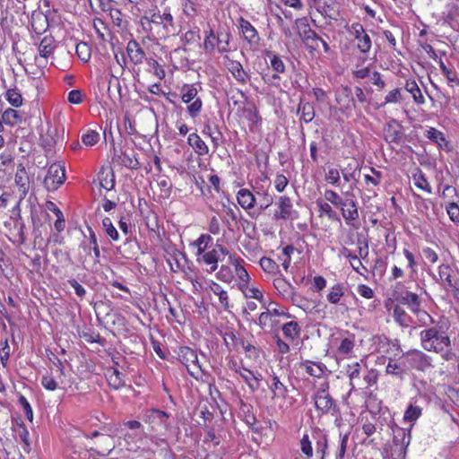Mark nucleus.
Wrapping results in <instances>:
<instances>
[{
	"mask_svg": "<svg viewBox=\"0 0 459 459\" xmlns=\"http://www.w3.org/2000/svg\"><path fill=\"white\" fill-rule=\"evenodd\" d=\"M394 432V446L398 449L399 455H403L411 443V432L409 429L407 430L398 427H396Z\"/></svg>",
	"mask_w": 459,
	"mask_h": 459,
	"instance_id": "9b49d317",
	"label": "nucleus"
},
{
	"mask_svg": "<svg viewBox=\"0 0 459 459\" xmlns=\"http://www.w3.org/2000/svg\"><path fill=\"white\" fill-rule=\"evenodd\" d=\"M299 112L300 113L301 118L306 123L311 122L315 117L314 106L309 102H301L299 106Z\"/></svg>",
	"mask_w": 459,
	"mask_h": 459,
	"instance_id": "e433bc0d",
	"label": "nucleus"
},
{
	"mask_svg": "<svg viewBox=\"0 0 459 459\" xmlns=\"http://www.w3.org/2000/svg\"><path fill=\"white\" fill-rule=\"evenodd\" d=\"M238 22L245 40H247L249 44H258L260 38L256 29L244 18H240Z\"/></svg>",
	"mask_w": 459,
	"mask_h": 459,
	"instance_id": "2eb2a0df",
	"label": "nucleus"
},
{
	"mask_svg": "<svg viewBox=\"0 0 459 459\" xmlns=\"http://www.w3.org/2000/svg\"><path fill=\"white\" fill-rule=\"evenodd\" d=\"M95 444L100 455H108L116 446L113 437L105 434L101 435Z\"/></svg>",
	"mask_w": 459,
	"mask_h": 459,
	"instance_id": "aec40b11",
	"label": "nucleus"
},
{
	"mask_svg": "<svg viewBox=\"0 0 459 459\" xmlns=\"http://www.w3.org/2000/svg\"><path fill=\"white\" fill-rule=\"evenodd\" d=\"M273 323V316L267 310L260 314L258 324L262 328L272 327Z\"/></svg>",
	"mask_w": 459,
	"mask_h": 459,
	"instance_id": "4d7b16f0",
	"label": "nucleus"
},
{
	"mask_svg": "<svg viewBox=\"0 0 459 459\" xmlns=\"http://www.w3.org/2000/svg\"><path fill=\"white\" fill-rule=\"evenodd\" d=\"M393 316L394 321L402 327H408L411 322V316L398 305L394 307Z\"/></svg>",
	"mask_w": 459,
	"mask_h": 459,
	"instance_id": "7c9ffc66",
	"label": "nucleus"
},
{
	"mask_svg": "<svg viewBox=\"0 0 459 459\" xmlns=\"http://www.w3.org/2000/svg\"><path fill=\"white\" fill-rule=\"evenodd\" d=\"M402 100V94L400 89H394L387 93L385 98V103H397Z\"/></svg>",
	"mask_w": 459,
	"mask_h": 459,
	"instance_id": "680f3d73",
	"label": "nucleus"
},
{
	"mask_svg": "<svg viewBox=\"0 0 459 459\" xmlns=\"http://www.w3.org/2000/svg\"><path fill=\"white\" fill-rule=\"evenodd\" d=\"M76 54L81 60L87 62L91 58V48L85 42H80L76 45Z\"/></svg>",
	"mask_w": 459,
	"mask_h": 459,
	"instance_id": "8fccbe9b",
	"label": "nucleus"
},
{
	"mask_svg": "<svg viewBox=\"0 0 459 459\" xmlns=\"http://www.w3.org/2000/svg\"><path fill=\"white\" fill-rule=\"evenodd\" d=\"M404 89L407 92H409L411 95L413 101L417 105H422L425 103V98L418 83L415 81L408 80L405 83Z\"/></svg>",
	"mask_w": 459,
	"mask_h": 459,
	"instance_id": "b1692460",
	"label": "nucleus"
},
{
	"mask_svg": "<svg viewBox=\"0 0 459 459\" xmlns=\"http://www.w3.org/2000/svg\"><path fill=\"white\" fill-rule=\"evenodd\" d=\"M446 210L453 221L459 222V204L458 203H447Z\"/></svg>",
	"mask_w": 459,
	"mask_h": 459,
	"instance_id": "6e6d98bb",
	"label": "nucleus"
},
{
	"mask_svg": "<svg viewBox=\"0 0 459 459\" xmlns=\"http://www.w3.org/2000/svg\"><path fill=\"white\" fill-rule=\"evenodd\" d=\"M452 268L447 264H441L438 267V277L442 283L451 289H456L458 281L452 278Z\"/></svg>",
	"mask_w": 459,
	"mask_h": 459,
	"instance_id": "6ab92c4d",
	"label": "nucleus"
},
{
	"mask_svg": "<svg viewBox=\"0 0 459 459\" xmlns=\"http://www.w3.org/2000/svg\"><path fill=\"white\" fill-rule=\"evenodd\" d=\"M146 421L150 424L152 423H159L165 427V429H169L170 425L167 421L169 418V414L163 411L153 409L148 413L145 414Z\"/></svg>",
	"mask_w": 459,
	"mask_h": 459,
	"instance_id": "412c9836",
	"label": "nucleus"
},
{
	"mask_svg": "<svg viewBox=\"0 0 459 459\" xmlns=\"http://www.w3.org/2000/svg\"><path fill=\"white\" fill-rule=\"evenodd\" d=\"M343 289L344 288H343L342 284L337 283V284L333 285L330 289V291L326 296L327 300L331 304H338L339 301L341 300V298L344 295Z\"/></svg>",
	"mask_w": 459,
	"mask_h": 459,
	"instance_id": "ea45409f",
	"label": "nucleus"
},
{
	"mask_svg": "<svg viewBox=\"0 0 459 459\" xmlns=\"http://www.w3.org/2000/svg\"><path fill=\"white\" fill-rule=\"evenodd\" d=\"M295 24L298 34L305 45H308L310 39L318 41L317 33L310 28L306 17L297 19Z\"/></svg>",
	"mask_w": 459,
	"mask_h": 459,
	"instance_id": "9d476101",
	"label": "nucleus"
},
{
	"mask_svg": "<svg viewBox=\"0 0 459 459\" xmlns=\"http://www.w3.org/2000/svg\"><path fill=\"white\" fill-rule=\"evenodd\" d=\"M102 226L105 229L107 235H108L113 240H118V232L113 226L112 221L109 218L106 217L102 220Z\"/></svg>",
	"mask_w": 459,
	"mask_h": 459,
	"instance_id": "864d4df0",
	"label": "nucleus"
},
{
	"mask_svg": "<svg viewBox=\"0 0 459 459\" xmlns=\"http://www.w3.org/2000/svg\"><path fill=\"white\" fill-rule=\"evenodd\" d=\"M202 260L205 264L210 265L209 272H214L218 268V262L221 258L217 248H212L203 255Z\"/></svg>",
	"mask_w": 459,
	"mask_h": 459,
	"instance_id": "bb28decb",
	"label": "nucleus"
},
{
	"mask_svg": "<svg viewBox=\"0 0 459 459\" xmlns=\"http://www.w3.org/2000/svg\"><path fill=\"white\" fill-rule=\"evenodd\" d=\"M421 415V408L419 406L410 405L404 412L403 419L409 422L416 421Z\"/></svg>",
	"mask_w": 459,
	"mask_h": 459,
	"instance_id": "49530a36",
	"label": "nucleus"
},
{
	"mask_svg": "<svg viewBox=\"0 0 459 459\" xmlns=\"http://www.w3.org/2000/svg\"><path fill=\"white\" fill-rule=\"evenodd\" d=\"M425 135L430 141L437 143L439 147H444L447 145V143L444 137L443 133L434 127H430L429 130H427Z\"/></svg>",
	"mask_w": 459,
	"mask_h": 459,
	"instance_id": "c9c22d12",
	"label": "nucleus"
},
{
	"mask_svg": "<svg viewBox=\"0 0 459 459\" xmlns=\"http://www.w3.org/2000/svg\"><path fill=\"white\" fill-rule=\"evenodd\" d=\"M56 41L50 35L45 36L39 45V54L40 57L48 58L54 54Z\"/></svg>",
	"mask_w": 459,
	"mask_h": 459,
	"instance_id": "a211bd4d",
	"label": "nucleus"
},
{
	"mask_svg": "<svg viewBox=\"0 0 459 459\" xmlns=\"http://www.w3.org/2000/svg\"><path fill=\"white\" fill-rule=\"evenodd\" d=\"M295 251L292 246H286L281 250V255H279V260L281 262V265L285 271H287L290 264V256Z\"/></svg>",
	"mask_w": 459,
	"mask_h": 459,
	"instance_id": "c03bdc74",
	"label": "nucleus"
},
{
	"mask_svg": "<svg viewBox=\"0 0 459 459\" xmlns=\"http://www.w3.org/2000/svg\"><path fill=\"white\" fill-rule=\"evenodd\" d=\"M100 140V134L93 130H89L87 133L83 134L82 136V142L86 146H93Z\"/></svg>",
	"mask_w": 459,
	"mask_h": 459,
	"instance_id": "09e8293b",
	"label": "nucleus"
},
{
	"mask_svg": "<svg viewBox=\"0 0 459 459\" xmlns=\"http://www.w3.org/2000/svg\"><path fill=\"white\" fill-rule=\"evenodd\" d=\"M290 203H277V208L274 211V217L276 219H286L290 216Z\"/></svg>",
	"mask_w": 459,
	"mask_h": 459,
	"instance_id": "37998d69",
	"label": "nucleus"
},
{
	"mask_svg": "<svg viewBox=\"0 0 459 459\" xmlns=\"http://www.w3.org/2000/svg\"><path fill=\"white\" fill-rule=\"evenodd\" d=\"M230 34L224 30L215 33L210 30L205 37L204 48L207 52H212L217 48L220 53H226L230 51Z\"/></svg>",
	"mask_w": 459,
	"mask_h": 459,
	"instance_id": "7ed1b4c3",
	"label": "nucleus"
},
{
	"mask_svg": "<svg viewBox=\"0 0 459 459\" xmlns=\"http://www.w3.org/2000/svg\"><path fill=\"white\" fill-rule=\"evenodd\" d=\"M108 382L109 386L114 389H119L125 385V380L122 377V373L117 369H113L108 373Z\"/></svg>",
	"mask_w": 459,
	"mask_h": 459,
	"instance_id": "a19ab883",
	"label": "nucleus"
},
{
	"mask_svg": "<svg viewBox=\"0 0 459 459\" xmlns=\"http://www.w3.org/2000/svg\"><path fill=\"white\" fill-rule=\"evenodd\" d=\"M394 297L401 304L406 305L411 311L415 309L417 307H420V299L416 293L408 290H394Z\"/></svg>",
	"mask_w": 459,
	"mask_h": 459,
	"instance_id": "ddd939ff",
	"label": "nucleus"
},
{
	"mask_svg": "<svg viewBox=\"0 0 459 459\" xmlns=\"http://www.w3.org/2000/svg\"><path fill=\"white\" fill-rule=\"evenodd\" d=\"M360 369L359 363L354 362L347 367V374L350 377V385L351 389L360 385Z\"/></svg>",
	"mask_w": 459,
	"mask_h": 459,
	"instance_id": "a878e982",
	"label": "nucleus"
},
{
	"mask_svg": "<svg viewBox=\"0 0 459 459\" xmlns=\"http://www.w3.org/2000/svg\"><path fill=\"white\" fill-rule=\"evenodd\" d=\"M54 364L56 367V376L55 377L52 375L53 373H51L43 376L41 378V385L48 391H55L57 388L58 383L56 378H60L64 375V365L62 361L59 359H56V361L54 362Z\"/></svg>",
	"mask_w": 459,
	"mask_h": 459,
	"instance_id": "f8f14e48",
	"label": "nucleus"
},
{
	"mask_svg": "<svg viewBox=\"0 0 459 459\" xmlns=\"http://www.w3.org/2000/svg\"><path fill=\"white\" fill-rule=\"evenodd\" d=\"M227 68L233 77L241 83H246L248 79L247 73L243 69L242 65L238 61L229 59L227 61Z\"/></svg>",
	"mask_w": 459,
	"mask_h": 459,
	"instance_id": "dca6fc26",
	"label": "nucleus"
},
{
	"mask_svg": "<svg viewBox=\"0 0 459 459\" xmlns=\"http://www.w3.org/2000/svg\"><path fill=\"white\" fill-rule=\"evenodd\" d=\"M328 383H324L320 385L314 395L316 408L323 414L328 413L332 409L336 408L333 399L328 394Z\"/></svg>",
	"mask_w": 459,
	"mask_h": 459,
	"instance_id": "0eeeda50",
	"label": "nucleus"
},
{
	"mask_svg": "<svg viewBox=\"0 0 459 459\" xmlns=\"http://www.w3.org/2000/svg\"><path fill=\"white\" fill-rule=\"evenodd\" d=\"M270 390L273 394V397H286L288 394L287 386L282 384L279 377L276 375L272 377V384L270 385Z\"/></svg>",
	"mask_w": 459,
	"mask_h": 459,
	"instance_id": "c85d7f7f",
	"label": "nucleus"
},
{
	"mask_svg": "<svg viewBox=\"0 0 459 459\" xmlns=\"http://www.w3.org/2000/svg\"><path fill=\"white\" fill-rule=\"evenodd\" d=\"M415 186L418 189L429 193L430 186L422 175L414 177Z\"/></svg>",
	"mask_w": 459,
	"mask_h": 459,
	"instance_id": "0e129e2a",
	"label": "nucleus"
},
{
	"mask_svg": "<svg viewBox=\"0 0 459 459\" xmlns=\"http://www.w3.org/2000/svg\"><path fill=\"white\" fill-rule=\"evenodd\" d=\"M300 449L308 458L313 455V448L307 435H304L300 440Z\"/></svg>",
	"mask_w": 459,
	"mask_h": 459,
	"instance_id": "13d9d810",
	"label": "nucleus"
},
{
	"mask_svg": "<svg viewBox=\"0 0 459 459\" xmlns=\"http://www.w3.org/2000/svg\"><path fill=\"white\" fill-rule=\"evenodd\" d=\"M325 181L329 184H336L340 180V173L337 169L330 168L325 173Z\"/></svg>",
	"mask_w": 459,
	"mask_h": 459,
	"instance_id": "052dcab7",
	"label": "nucleus"
},
{
	"mask_svg": "<svg viewBox=\"0 0 459 459\" xmlns=\"http://www.w3.org/2000/svg\"><path fill=\"white\" fill-rule=\"evenodd\" d=\"M259 264H260L261 268L265 273H271V274H281L280 273L279 265L272 258L264 256V257H262L260 259Z\"/></svg>",
	"mask_w": 459,
	"mask_h": 459,
	"instance_id": "4c0bfd02",
	"label": "nucleus"
},
{
	"mask_svg": "<svg viewBox=\"0 0 459 459\" xmlns=\"http://www.w3.org/2000/svg\"><path fill=\"white\" fill-rule=\"evenodd\" d=\"M178 359L186 368L188 373L195 378H198L203 372L196 352L189 347H180Z\"/></svg>",
	"mask_w": 459,
	"mask_h": 459,
	"instance_id": "39448f33",
	"label": "nucleus"
},
{
	"mask_svg": "<svg viewBox=\"0 0 459 459\" xmlns=\"http://www.w3.org/2000/svg\"><path fill=\"white\" fill-rule=\"evenodd\" d=\"M187 143L200 156L206 155L209 152L208 146L197 134H190L187 138Z\"/></svg>",
	"mask_w": 459,
	"mask_h": 459,
	"instance_id": "5701e85b",
	"label": "nucleus"
},
{
	"mask_svg": "<svg viewBox=\"0 0 459 459\" xmlns=\"http://www.w3.org/2000/svg\"><path fill=\"white\" fill-rule=\"evenodd\" d=\"M229 263L235 267V273L240 281L244 282H247L249 281V274L247 270L240 264L238 258L230 255Z\"/></svg>",
	"mask_w": 459,
	"mask_h": 459,
	"instance_id": "473e14b6",
	"label": "nucleus"
},
{
	"mask_svg": "<svg viewBox=\"0 0 459 459\" xmlns=\"http://www.w3.org/2000/svg\"><path fill=\"white\" fill-rule=\"evenodd\" d=\"M142 24L151 32L157 34L160 38H166L175 31L173 16L169 12L160 13V11L152 12L142 19Z\"/></svg>",
	"mask_w": 459,
	"mask_h": 459,
	"instance_id": "f257e3e1",
	"label": "nucleus"
},
{
	"mask_svg": "<svg viewBox=\"0 0 459 459\" xmlns=\"http://www.w3.org/2000/svg\"><path fill=\"white\" fill-rule=\"evenodd\" d=\"M351 34L357 39V48L361 53H368L371 48L370 37L366 33L363 26L359 23L352 24Z\"/></svg>",
	"mask_w": 459,
	"mask_h": 459,
	"instance_id": "6e6552de",
	"label": "nucleus"
},
{
	"mask_svg": "<svg viewBox=\"0 0 459 459\" xmlns=\"http://www.w3.org/2000/svg\"><path fill=\"white\" fill-rule=\"evenodd\" d=\"M65 179V168L60 163L49 166L44 179V186L48 191H54L61 186Z\"/></svg>",
	"mask_w": 459,
	"mask_h": 459,
	"instance_id": "423d86ee",
	"label": "nucleus"
},
{
	"mask_svg": "<svg viewBox=\"0 0 459 459\" xmlns=\"http://www.w3.org/2000/svg\"><path fill=\"white\" fill-rule=\"evenodd\" d=\"M19 403L24 410L26 418L30 421H31L33 419V412H32V409H31V406L30 405L29 402L27 401V399L24 396L21 395L19 398Z\"/></svg>",
	"mask_w": 459,
	"mask_h": 459,
	"instance_id": "e2e57ef3",
	"label": "nucleus"
},
{
	"mask_svg": "<svg viewBox=\"0 0 459 459\" xmlns=\"http://www.w3.org/2000/svg\"><path fill=\"white\" fill-rule=\"evenodd\" d=\"M411 312L417 316L418 321L422 325H429L434 323L432 316L427 311L420 309V307H417Z\"/></svg>",
	"mask_w": 459,
	"mask_h": 459,
	"instance_id": "a18cd8bd",
	"label": "nucleus"
},
{
	"mask_svg": "<svg viewBox=\"0 0 459 459\" xmlns=\"http://www.w3.org/2000/svg\"><path fill=\"white\" fill-rule=\"evenodd\" d=\"M271 66L277 73H283L285 71V65L282 60L276 55L271 59Z\"/></svg>",
	"mask_w": 459,
	"mask_h": 459,
	"instance_id": "774afa93",
	"label": "nucleus"
},
{
	"mask_svg": "<svg viewBox=\"0 0 459 459\" xmlns=\"http://www.w3.org/2000/svg\"><path fill=\"white\" fill-rule=\"evenodd\" d=\"M282 332L285 337L294 340L299 337L300 327L297 322L290 321L283 325Z\"/></svg>",
	"mask_w": 459,
	"mask_h": 459,
	"instance_id": "f704fd0d",
	"label": "nucleus"
},
{
	"mask_svg": "<svg viewBox=\"0 0 459 459\" xmlns=\"http://www.w3.org/2000/svg\"><path fill=\"white\" fill-rule=\"evenodd\" d=\"M317 39H318V41L315 40V39H310L308 42V45H306V46L312 50H316L319 48V46L321 45L323 47L325 52H326V53L329 52L330 47H329L328 43L325 42L318 35H317Z\"/></svg>",
	"mask_w": 459,
	"mask_h": 459,
	"instance_id": "bf43d9fd",
	"label": "nucleus"
},
{
	"mask_svg": "<svg viewBox=\"0 0 459 459\" xmlns=\"http://www.w3.org/2000/svg\"><path fill=\"white\" fill-rule=\"evenodd\" d=\"M421 347L427 351L439 353L450 347L451 340L446 332L436 326L429 327L420 333Z\"/></svg>",
	"mask_w": 459,
	"mask_h": 459,
	"instance_id": "f03ea898",
	"label": "nucleus"
},
{
	"mask_svg": "<svg viewBox=\"0 0 459 459\" xmlns=\"http://www.w3.org/2000/svg\"><path fill=\"white\" fill-rule=\"evenodd\" d=\"M371 175H365V180L367 183H371L374 186H377L380 183L381 179V172L376 170L375 169H370Z\"/></svg>",
	"mask_w": 459,
	"mask_h": 459,
	"instance_id": "69168bd1",
	"label": "nucleus"
},
{
	"mask_svg": "<svg viewBox=\"0 0 459 459\" xmlns=\"http://www.w3.org/2000/svg\"><path fill=\"white\" fill-rule=\"evenodd\" d=\"M385 372L388 375L402 377L404 374V369L401 367V365L397 364L396 362L390 359L386 365Z\"/></svg>",
	"mask_w": 459,
	"mask_h": 459,
	"instance_id": "603ef678",
	"label": "nucleus"
},
{
	"mask_svg": "<svg viewBox=\"0 0 459 459\" xmlns=\"http://www.w3.org/2000/svg\"><path fill=\"white\" fill-rule=\"evenodd\" d=\"M202 106L203 102L199 97L195 100L191 101L190 103H188L187 111L190 117L193 118L196 117L202 109Z\"/></svg>",
	"mask_w": 459,
	"mask_h": 459,
	"instance_id": "5fc2aeb1",
	"label": "nucleus"
},
{
	"mask_svg": "<svg viewBox=\"0 0 459 459\" xmlns=\"http://www.w3.org/2000/svg\"><path fill=\"white\" fill-rule=\"evenodd\" d=\"M355 341L353 336L342 338L337 351L340 354L347 355L350 354L354 348Z\"/></svg>",
	"mask_w": 459,
	"mask_h": 459,
	"instance_id": "79ce46f5",
	"label": "nucleus"
},
{
	"mask_svg": "<svg viewBox=\"0 0 459 459\" xmlns=\"http://www.w3.org/2000/svg\"><path fill=\"white\" fill-rule=\"evenodd\" d=\"M5 96L8 102L13 107H20L22 104V97L16 90H8Z\"/></svg>",
	"mask_w": 459,
	"mask_h": 459,
	"instance_id": "3c124183",
	"label": "nucleus"
},
{
	"mask_svg": "<svg viewBox=\"0 0 459 459\" xmlns=\"http://www.w3.org/2000/svg\"><path fill=\"white\" fill-rule=\"evenodd\" d=\"M238 374L252 390H256L258 388L259 378L252 371L243 368Z\"/></svg>",
	"mask_w": 459,
	"mask_h": 459,
	"instance_id": "72a5a7b5",
	"label": "nucleus"
},
{
	"mask_svg": "<svg viewBox=\"0 0 459 459\" xmlns=\"http://www.w3.org/2000/svg\"><path fill=\"white\" fill-rule=\"evenodd\" d=\"M126 53L130 61L134 65L143 64L145 58L144 50L140 47V44L134 39H132L127 43Z\"/></svg>",
	"mask_w": 459,
	"mask_h": 459,
	"instance_id": "4468645a",
	"label": "nucleus"
},
{
	"mask_svg": "<svg viewBox=\"0 0 459 459\" xmlns=\"http://www.w3.org/2000/svg\"><path fill=\"white\" fill-rule=\"evenodd\" d=\"M197 90L189 85H185L183 88V93H182V101L186 104L190 103L191 101L197 99Z\"/></svg>",
	"mask_w": 459,
	"mask_h": 459,
	"instance_id": "de8ad7c7",
	"label": "nucleus"
},
{
	"mask_svg": "<svg viewBox=\"0 0 459 459\" xmlns=\"http://www.w3.org/2000/svg\"><path fill=\"white\" fill-rule=\"evenodd\" d=\"M210 290L214 295L218 296L221 307L224 309H228L230 307L228 292L214 281L211 282Z\"/></svg>",
	"mask_w": 459,
	"mask_h": 459,
	"instance_id": "cd10ccee",
	"label": "nucleus"
},
{
	"mask_svg": "<svg viewBox=\"0 0 459 459\" xmlns=\"http://www.w3.org/2000/svg\"><path fill=\"white\" fill-rule=\"evenodd\" d=\"M15 185L20 201L25 199L30 189V181L26 169L22 164L15 174Z\"/></svg>",
	"mask_w": 459,
	"mask_h": 459,
	"instance_id": "1a4fd4ad",
	"label": "nucleus"
},
{
	"mask_svg": "<svg viewBox=\"0 0 459 459\" xmlns=\"http://www.w3.org/2000/svg\"><path fill=\"white\" fill-rule=\"evenodd\" d=\"M99 185L106 192L110 191L115 186V176L111 169H102L98 176Z\"/></svg>",
	"mask_w": 459,
	"mask_h": 459,
	"instance_id": "f3484780",
	"label": "nucleus"
},
{
	"mask_svg": "<svg viewBox=\"0 0 459 459\" xmlns=\"http://www.w3.org/2000/svg\"><path fill=\"white\" fill-rule=\"evenodd\" d=\"M2 119L5 124L14 126L22 121V117L17 110L7 108L3 113Z\"/></svg>",
	"mask_w": 459,
	"mask_h": 459,
	"instance_id": "58836bf2",
	"label": "nucleus"
},
{
	"mask_svg": "<svg viewBox=\"0 0 459 459\" xmlns=\"http://www.w3.org/2000/svg\"><path fill=\"white\" fill-rule=\"evenodd\" d=\"M31 26L36 33L45 31L48 26L47 16L42 13L33 14Z\"/></svg>",
	"mask_w": 459,
	"mask_h": 459,
	"instance_id": "2f4dec72",
	"label": "nucleus"
},
{
	"mask_svg": "<svg viewBox=\"0 0 459 459\" xmlns=\"http://www.w3.org/2000/svg\"><path fill=\"white\" fill-rule=\"evenodd\" d=\"M273 285L276 290L284 297H289L293 293L292 285L287 281L281 274L279 277L274 279Z\"/></svg>",
	"mask_w": 459,
	"mask_h": 459,
	"instance_id": "c756f323",
	"label": "nucleus"
},
{
	"mask_svg": "<svg viewBox=\"0 0 459 459\" xmlns=\"http://www.w3.org/2000/svg\"><path fill=\"white\" fill-rule=\"evenodd\" d=\"M403 358L411 369L424 372L433 368L432 358L420 350H410Z\"/></svg>",
	"mask_w": 459,
	"mask_h": 459,
	"instance_id": "20e7f679",
	"label": "nucleus"
},
{
	"mask_svg": "<svg viewBox=\"0 0 459 459\" xmlns=\"http://www.w3.org/2000/svg\"><path fill=\"white\" fill-rule=\"evenodd\" d=\"M336 206L340 207L342 215L347 221H354L359 217L358 208L356 203H333Z\"/></svg>",
	"mask_w": 459,
	"mask_h": 459,
	"instance_id": "393cba45",
	"label": "nucleus"
},
{
	"mask_svg": "<svg viewBox=\"0 0 459 459\" xmlns=\"http://www.w3.org/2000/svg\"><path fill=\"white\" fill-rule=\"evenodd\" d=\"M68 284L74 288L75 294L83 299L86 295V290L74 279H71L67 281Z\"/></svg>",
	"mask_w": 459,
	"mask_h": 459,
	"instance_id": "338daca9",
	"label": "nucleus"
},
{
	"mask_svg": "<svg viewBox=\"0 0 459 459\" xmlns=\"http://www.w3.org/2000/svg\"><path fill=\"white\" fill-rule=\"evenodd\" d=\"M299 367L307 374L315 377H320L326 370V366L325 364L316 363L310 360L301 362Z\"/></svg>",
	"mask_w": 459,
	"mask_h": 459,
	"instance_id": "4be33fe9",
	"label": "nucleus"
}]
</instances>
